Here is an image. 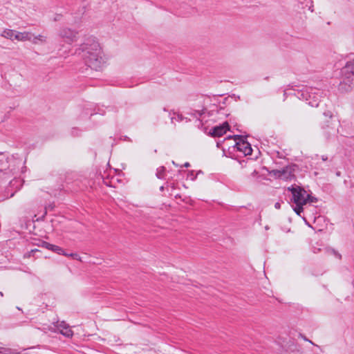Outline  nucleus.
Wrapping results in <instances>:
<instances>
[{
  "label": "nucleus",
  "instance_id": "f257e3e1",
  "mask_svg": "<svg viewBox=\"0 0 354 354\" xmlns=\"http://www.w3.org/2000/svg\"><path fill=\"white\" fill-rule=\"evenodd\" d=\"M75 53L81 55L85 64L95 71L100 70L106 64V58L103 55L100 44L94 38H88L76 50Z\"/></svg>",
  "mask_w": 354,
  "mask_h": 354
},
{
  "label": "nucleus",
  "instance_id": "f03ea898",
  "mask_svg": "<svg viewBox=\"0 0 354 354\" xmlns=\"http://www.w3.org/2000/svg\"><path fill=\"white\" fill-rule=\"evenodd\" d=\"M290 90H286L284 95H293L298 99L306 101L313 107H317L319 105L324 95L322 90L315 87H304L301 90L293 89L294 93L290 92Z\"/></svg>",
  "mask_w": 354,
  "mask_h": 354
},
{
  "label": "nucleus",
  "instance_id": "7ed1b4c3",
  "mask_svg": "<svg viewBox=\"0 0 354 354\" xmlns=\"http://www.w3.org/2000/svg\"><path fill=\"white\" fill-rule=\"evenodd\" d=\"M287 189L292 194L290 203L295 205V206L293 207V210L297 215L300 216L304 211L303 206L306 205L307 192L304 188L297 185H291L288 187Z\"/></svg>",
  "mask_w": 354,
  "mask_h": 354
},
{
  "label": "nucleus",
  "instance_id": "20e7f679",
  "mask_svg": "<svg viewBox=\"0 0 354 354\" xmlns=\"http://www.w3.org/2000/svg\"><path fill=\"white\" fill-rule=\"evenodd\" d=\"M342 75L339 90L347 92L354 86V60L348 62L342 68Z\"/></svg>",
  "mask_w": 354,
  "mask_h": 354
},
{
  "label": "nucleus",
  "instance_id": "39448f33",
  "mask_svg": "<svg viewBox=\"0 0 354 354\" xmlns=\"http://www.w3.org/2000/svg\"><path fill=\"white\" fill-rule=\"evenodd\" d=\"M299 170V166L296 164H290L281 169H272L270 174L277 179L283 180H292L296 178L295 172Z\"/></svg>",
  "mask_w": 354,
  "mask_h": 354
},
{
  "label": "nucleus",
  "instance_id": "423d86ee",
  "mask_svg": "<svg viewBox=\"0 0 354 354\" xmlns=\"http://www.w3.org/2000/svg\"><path fill=\"white\" fill-rule=\"evenodd\" d=\"M234 138L236 141V144L233 146L234 149H236L237 151L241 152L245 156L251 155L252 149L251 145L245 140L241 135H234L233 136H229L227 138Z\"/></svg>",
  "mask_w": 354,
  "mask_h": 354
},
{
  "label": "nucleus",
  "instance_id": "0eeeda50",
  "mask_svg": "<svg viewBox=\"0 0 354 354\" xmlns=\"http://www.w3.org/2000/svg\"><path fill=\"white\" fill-rule=\"evenodd\" d=\"M1 36L10 39L11 41L17 40L18 41H26L31 40V32H18L12 29H5L1 33Z\"/></svg>",
  "mask_w": 354,
  "mask_h": 354
},
{
  "label": "nucleus",
  "instance_id": "6e6552de",
  "mask_svg": "<svg viewBox=\"0 0 354 354\" xmlns=\"http://www.w3.org/2000/svg\"><path fill=\"white\" fill-rule=\"evenodd\" d=\"M58 35L65 42L71 44L76 41L77 32L69 28H62L59 30Z\"/></svg>",
  "mask_w": 354,
  "mask_h": 354
},
{
  "label": "nucleus",
  "instance_id": "1a4fd4ad",
  "mask_svg": "<svg viewBox=\"0 0 354 354\" xmlns=\"http://www.w3.org/2000/svg\"><path fill=\"white\" fill-rule=\"evenodd\" d=\"M227 130H230V125L227 121L223 124L214 127L212 129L210 135L213 137H221L223 136Z\"/></svg>",
  "mask_w": 354,
  "mask_h": 354
},
{
  "label": "nucleus",
  "instance_id": "9d476101",
  "mask_svg": "<svg viewBox=\"0 0 354 354\" xmlns=\"http://www.w3.org/2000/svg\"><path fill=\"white\" fill-rule=\"evenodd\" d=\"M39 246H41L44 248H46L48 250H51L58 254H62V255H64V256H67L68 254L66 252H64V249L62 248L61 247L58 246V245H53V244H51L50 243H48L45 241H41L40 242V244H38Z\"/></svg>",
  "mask_w": 354,
  "mask_h": 354
},
{
  "label": "nucleus",
  "instance_id": "9b49d317",
  "mask_svg": "<svg viewBox=\"0 0 354 354\" xmlns=\"http://www.w3.org/2000/svg\"><path fill=\"white\" fill-rule=\"evenodd\" d=\"M86 11V6L85 5H82L80 6L75 12H72L71 15L73 16V23L79 22L85 14Z\"/></svg>",
  "mask_w": 354,
  "mask_h": 354
},
{
  "label": "nucleus",
  "instance_id": "f8f14e48",
  "mask_svg": "<svg viewBox=\"0 0 354 354\" xmlns=\"http://www.w3.org/2000/svg\"><path fill=\"white\" fill-rule=\"evenodd\" d=\"M62 324L64 325V328L61 329L60 333L66 337H71L73 335V332L69 326L64 321L62 322Z\"/></svg>",
  "mask_w": 354,
  "mask_h": 354
},
{
  "label": "nucleus",
  "instance_id": "ddd939ff",
  "mask_svg": "<svg viewBox=\"0 0 354 354\" xmlns=\"http://www.w3.org/2000/svg\"><path fill=\"white\" fill-rule=\"evenodd\" d=\"M163 111L168 113V117L170 118L171 123L176 125V121L178 122L176 113L173 111H168L166 108H163Z\"/></svg>",
  "mask_w": 354,
  "mask_h": 354
},
{
  "label": "nucleus",
  "instance_id": "4468645a",
  "mask_svg": "<svg viewBox=\"0 0 354 354\" xmlns=\"http://www.w3.org/2000/svg\"><path fill=\"white\" fill-rule=\"evenodd\" d=\"M326 127L328 128V131H325V134L327 136V138H328L329 136H335L337 129L335 128V127H330L329 124H326L325 126L323 127V129H325Z\"/></svg>",
  "mask_w": 354,
  "mask_h": 354
},
{
  "label": "nucleus",
  "instance_id": "2eb2a0df",
  "mask_svg": "<svg viewBox=\"0 0 354 354\" xmlns=\"http://www.w3.org/2000/svg\"><path fill=\"white\" fill-rule=\"evenodd\" d=\"M102 179L103 181V183L107 186V187H114L113 180L114 179V177L110 178L109 175H107L106 177L104 176H102Z\"/></svg>",
  "mask_w": 354,
  "mask_h": 354
},
{
  "label": "nucleus",
  "instance_id": "dca6fc26",
  "mask_svg": "<svg viewBox=\"0 0 354 354\" xmlns=\"http://www.w3.org/2000/svg\"><path fill=\"white\" fill-rule=\"evenodd\" d=\"M166 168L163 166L160 167L156 170V176L159 179H164L165 177Z\"/></svg>",
  "mask_w": 354,
  "mask_h": 354
},
{
  "label": "nucleus",
  "instance_id": "f3484780",
  "mask_svg": "<svg viewBox=\"0 0 354 354\" xmlns=\"http://www.w3.org/2000/svg\"><path fill=\"white\" fill-rule=\"evenodd\" d=\"M224 111L225 109L221 107L220 109H218L217 106H214V108L212 109L208 113L209 115H214V113L218 115H227V114L225 113Z\"/></svg>",
  "mask_w": 354,
  "mask_h": 354
},
{
  "label": "nucleus",
  "instance_id": "a211bd4d",
  "mask_svg": "<svg viewBox=\"0 0 354 354\" xmlns=\"http://www.w3.org/2000/svg\"><path fill=\"white\" fill-rule=\"evenodd\" d=\"M32 35L31 34V37ZM33 44H37L39 41H41V43L46 42V37L39 35L37 36L34 37L33 38L31 37L30 40Z\"/></svg>",
  "mask_w": 354,
  "mask_h": 354
},
{
  "label": "nucleus",
  "instance_id": "6ab92c4d",
  "mask_svg": "<svg viewBox=\"0 0 354 354\" xmlns=\"http://www.w3.org/2000/svg\"><path fill=\"white\" fill-rule=\"evenodd\" d=\"M199 173H202L201 171H198L196 174L194 170H191L188 172L187 178H189L192 180H195L197 178V174Z\"/></svg>",
  "mask_w": 354,
  "mask_h": 354
},
{
  "label": "nucleus",
  "instance_id": "aec40b11",
  "mask_svg": "<svg viewBox=\"0 0 354 354\" xmlns=\"http://www.w3.org/2000/svg\"><path fill=\"white\" fill-rule=\"evenodd\" d=\"M316 202H317V198L307 193V195L306 196V204H307L308 203H316Z\"/></svg>",
  "mask_w": 354,
  "mask_h": 354
},
{
  "label": "nucleus",
  "instance_id": "412c9836",
  "mask_svg": "<svg viewBox=\"0 0 354 354\" xmlns=\"http://www.w3.org/2000/svg\"><path fill=\"white\" fill-rule=\"evenodd\" d=\"M0 353L1 354H18V353L12 351L10 348H4L0 347Z\"/></svg>",
  "mask_w": 354,
  "mask_h": 354
},
{
  "label": "nucleus",
  "instance_id": "4be33fe9",
  "mask_svg": "<svg viewBox=\"0 0 354 354\" xmlns=\"http://www.w3.org/2000/svg\"><path fill=\"white\" fill-rule=\"evenodd\" d=\"M39 252V250H37V249L31 250L30 252H28V253L24 254V257L29 258L32 255H33L35 252Z\"/></svg>",
  "mask_w": 354,
  "mask_h": 354
},
{
  "label": "nucleus",
  "instance_id": "5701e85b",
  "mask_svg": "<svg viewBox=\"0 0 354 354\" xmlns=\"http://www.w3.org/2000/svg\"><path fill=\"white\" fill-rule=\"evenodd\" d=\"M324 115L326 117V118H328L330 119H331L333 118V113L331 111H325L324 113Z\"/></svg>",
  "mask_w": 354,
  "mask_h": 354
},
{
  "label": "nucleus",
  "instance_id": "b1692460",
  "mask_svg": "<svg viewBox=\"0 0 354 354\" xmlns=\"http://www.w3.org/2000/svg\"><path fill=\"white\" fill-rule=\"evenodd\" d=\"M68 255L66 257H71L73 259H77V258L79 257V255L77 254V253H67Z\"/></svg>",
  "mask_w": 354,
  "mask_h": 354
},
{
  "label": "nucleus",
  "instance_id": "393cba45",
  "mask_svg": "<svg viewBox=\"0 0 354 354\" xmlns=\"http://www.w3.org/2000/svg\"><path fill=\"white\" fill-rule=\"evenodd\" d=\"M95 114H100L102 115L105 114L104 111H102L100 108H98L97 111L95 113Z\"/></svg>",
  "mask_w": 354,
  "mask_h": 354
},
{
  "label": "nucleus",
  "instance_id": "a878e982",
  "mask_svg": "<svg viewBox=\"0 0 354 354\" xmlns=\"http://www.w3.org/2000/svg\"><path fill=\"white\" fill-rule=\"evenodd\" d=\"M299 337H301V338H303L305 341H308V342H309L310 343L313 344V342H312L310 340L308 339H307L305 336H304L302 334L299 333Z\"/></svg>",
  "mask_w": 354,
  "mask_h": 354
},
{
  "label": "nucleus",
  "instance_id": "bb28decb",
  "mask_svg": "<svg viewBox=\"0 0 354 354\" xmlns=\"http://www.w3.org/2000/svg\"><path fill=\"white\" fill-rule=\"evenodd\" d=\"M176 116H177V118H178V122H181L183 119V117L182 115H180V114H176Z\"/></svg>",
  "mask_w": 354,
  "mask_h": 354
},
{
  "label": "nucleus",
  "instance_id": "cd10ccee",
  "mask_svg": "<svg viewBox=\"0 0 354 354\" xmlns=\"http://www.w3.org/2000/svg\"><path fill=\"white\" fill-rule=\"evenodd\" d=\"M57 326L60 330L64 328V325L62 324V322H60Z\"/></svg>",
  "mask_w": 354,
  "mask_h": 354
},
{
  "label": "nucleus",
  "instance_id": "c85d7f7f",
  "mask_svg": "<svg viewBox=\"0 0 354 354\" xmlns=\"http://www.w3.org/2000/svg\"><path fill=\"white\" fill-rule=\"evenodd\" d=\"M274 207H275L276 209H280V208H281V204H280L279 202L276 203L274 204Z\"/></svg>",
  "mask_w": 354,
  "mask_h": 354
},
{
  "label": "nucleus",
  "instance_id": "c756f323",
  "mask_svg": "<svg viewBox=\"0 0 354 354\" xmlns=\"http://www.w3.org/2000/svg\"><path fill=\"white\" fill-rule=\"evenodd\" d=\"M322 160L326 161L328 160V156L323 155V156H322Z\"/></svg>",
  "mask_w": 354,
  "mask_h": 354
},
{
  "label": "nucleus",
  "instance_id": "7c9ffc66",
  "mask_svg": "<svg viewBox=\"0 0 354 354\" xmlns=\"http://www.w3.org/2000/svg\"><path fill=\"white\" fill-rule=\"evenodd\" d=\"M190 166V164L189 162H185L183 165L185 167H189Z\"/></svg>",
  "mask_w": 354,
  "mask_h": 354
},
{
  "label": "nucleus",
  "instance_id": "2f4dec72",
  "mask_svg": "<svg viewBox=\"0 0 354 354\" xmlns=\"http://www.w3.org/2000/svg\"><path fill=\"white\" fill-rule=\"evenodd\" d=\"M53 208V206L49 205V206H48V207H46V211L48 209H52ZM45 214H46V212H45Z\"/></svg>",
  "mask_w": 354,
  "mask_h": 354
},
{
  "label": "nucleus",
  "instance_id": "473e14b6",
  "mask_svg": "<svg viewBox=\"0 0 354 354\" xmlns=\"http://www.w3.org/2000/svg\"><path fill=\"white\" fill-rule=\"evenodd\" d=\"M160 191H163V190H164V186H161V187H160Z\"/></svg>",
  "mask_w": 354,
  "mask_h": 354
},
{
  "label": "nucleus",
  "instance_id": "72a5a7b5",
  "mask_svg": "<svg viewBox=\"0 0 354 354\" xmlns=\"http://www.w3.org/2000/svg\"><path fill=\"white\" fill-rule=\"evenodd\" d=\"M3 297V294L2 292H0V297Z\"/></svg>",
  "mask_w": 354,
  "mask_h": 354
},
{
  "label": "nucleus",
  "instance_id": "f704fd0d",
  "mask_svg": "<svg viewBox=\"0 0 354 354\" xmlns=\"http://www.w3.org/2000/svg\"><path fill=\"white\" fill-rule=\"evenodd\" d=\"M75 131H76V129H74V130L72 131V133H75Z\"/></svg>",
  "mask_w": 354,
  "mask_h": 354
}]
</instances>
